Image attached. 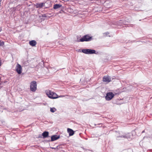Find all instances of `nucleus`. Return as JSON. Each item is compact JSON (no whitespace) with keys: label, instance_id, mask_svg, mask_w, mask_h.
<instances>
[{"label":"nucleus","instance_id":"nucleus-1","mask_svg":"<svg viewBox=\"0 0 152 152\" xmlns=\"http://www.w3.org/2000/svg\"><path fill=\"white\" fill-rule=\"evenodd\" d=\"M46 93L50 98L55 99L58 98V96L56 93L47 90L46 91Z\"/></svg>","mask_w":152,"mask_h":152},{"label":"nucleus","instance_id":"nucleus-20","mask_svg":"<svg viewBox=\"0 0 152 152\" xmlns=\"http://www.w3.org/2000/svg\"><path fill=\"white\" fill-rule=\"evenodd\" d=\"M126 137L127 138H128V137L127 136H126Z\"/></svg>","mask_w":152,"mask_h":152},{"label":"nucleus","instance_id":"nucleus-10","mask_svg":"<svg viewBox=\"0 0 152 152\" xmlns=\"http://www.w3.org/2000/svg\"><path fill=\"white\" fill-rule=\"evenodd\" d=\"M29 43L31 45L33 46H35L36 44V41L34 40L30 41Z\"/></svg>","mask_w":152,"mask_h":152},{"label":"nucleus","instance_id":"nucleus-15","mask_svg":"<svg viewBox=\"0 0 152 152\" xmlns=\"http://www.w3.org/2000/svg\"><path fill=\"white\" fill-rule=\"evenodd\" d=\"M4 44V42L0 40V46H2Z\"/></svg>","mask_w":152,"mask_h":152},{"label":"nucleus","instance_id":"nucleus-17","mask_svg":"<svg viewBox=\"0 0 152 152\" xmlns=\"http://www.w3.org/2000/svg\"><path fill=\"white\" fill-rule=\"evenodd\" d=\"M1 0H0V6H1Z\"/></svg>","mask_w":152,"mask_h":152},{"label":"nucleus","instance_id":"nucleus-19","mask_svg":"<svg viewBox=\"0 0 152 152\" xmlns=\"http://www.w3.org/2000/svg\"><path fill=\"white\" fill-rule=\"evenodd\" d=\"M106 34H108V33H106Z\"/></svg>","mask_w":152,"mask_h":152},{"label":"nucleus","instance_id":"nucleus-6","mask_svg":"<svg viewBox=\"0 0 152 152\" xmlns=\"http://www.w3.org/2000/svg\"><path fill=\"white\" fill-rule=\"evenodd\" d=\"M22 69L21 66L18 64L16 66V70L17 73L19 74H20L22 72Z\"/></svg>","mask_w":152,"mask_h":152},{"label":"nucleus","instance_id":"nucleus-12","mask_svg":"<svg viewBox=\"0 0 152 152\" xmlns=\"http://www.w3.org/2000/svg\"><path fill=\"white\" fill-rule=\"evenodd\" d=\"M49 133L48 132H44L42 134V135L44 138H45L48 137Z\"/></svg>","mask_w":152,"mask_h":152},{"label":"nucleus","instance_id":"nucleus-18","mask_svg":"<svg viewBox=\"0 0 152 152\" xmlns=\"http://www.w3.org/2000/svg\"><path fill=\"white\" fill-rule=\"evenodd\" d=\"M52 148L53 149H55V148Z\"/></svg>","mask_w":152,"mask_h":152},{"label":"nucleus","instance_id":"nucleus-9","mask_svg":"<svg viewBox=\"0 0 152 152\" xmlns=\"http://www.w3.org/2000/svg\"><path fill=\"white\" fill-rule=\"evenodd\" d=\"M67 132L70 136L73 135L74 133V131L72 129L69 128L67 129Z\"/></svg>","mask_w":152,"mask_h":152},{"label":"nucleus","instance_id":"nucleus-4","mask_svg":"<svg viewBox=\"0 0 152 152\" xmlns=\"http://www.w3.org/2000/svg\"><path fill=\"white\" fill-rule=\"evenodd\" d=\"M82 52L86 54L96 53L95 50L90 49H83L82 50Z\"/></svg>","mask_w":152,"mask_h":152},{"label":"nucleus","instance_id":"nucleus-2","mask_svg":"<svg viewBox=\"0 0 152 152\" xmlns=\"http://www.w3.org/2000/svg\"><path fill=\"white\" fill-rule=\"evenodd\" d=\"M37 83L35 81H34L31 83L30 89L31 91L33 92L37 90Z\"/></svg>","mask_w":152,"mask_h":152},{"label":"nucleus","instance_id":"nucleus-7","mask_svg":"<svg viewBox=\"0 0 152 152\" xmlns=\"http://www.w3.org/2000/svg\"><path fill=\"white\" fill-rule=\"evenodd\" d=\"M103 81L104 82L109 83L111 79L109 77L105 76L103 77Z\"/></svg>","mask_w":152,"mask_h":152},{"label":"nucleus","instance_id":"nucleus-5","mask_svg":"<svg viewBox=\"0 0 152 152\" xmlns=\"http://www.w3.org/2000/svg\"><path fill=\"white\" fill-rule=\"evenodd\" d=\"M91 38L88 35H86L80 39V42L89 41L91 40Z\"/></svg>","mask_w":152,"mask_h":152},{"label":"nucleus","instance_id":"nucleus-11","mask_svg":"<svg viewBox=\"0 0 152 152\" xmlns=\"http://www.w3.org/2000/svg\"><path fill=\"white\" fill-rule=\"evenodd\" d=\"M61 6L62 5L61 4H56L53 5V8L54 9H56L60 8Z\"/></svg>","mask_w":152,"mask_h":152},{"label":"nucleus","instance_id":"nucleus-8","mask_svg":"<svg viewBox=\"0 0 152 152\" xmlns=\"http://www.w3.org/2000/svg\"><path fill=\"white\" fill-rule=\"evenodd\" d=\"M59 138V137L57 135H54L51 137V141H54L57 140Z\"/></svg>","mask_w":152,"mask_h":152},{"label":"nucleus","instance_id":"nucleus-13","mask_svg":"<svg viewBox=\"0 0 152 152\" xmlns=\"http://www.w3.org/2000/svg\"><path fill=\"white\" fill-rule=\"evenodd\" d=\"M43 3H42L39 4H37L36 5L37 8H41L43 6Z\"/></svg>","mask_w":152,"mask_h":152},{"label":"nucleus","instance_id":"nucleus-3","mask_svg":"<svg viewBox=\"0 0 152 152\" xmlns=\"http://www.w3.org/2000/svg\"><path fill=\"white\" fill-rule=\"evenodd\" d=\"M115 94L112 92H109L106 94L105 96V99L107 101H109L114 96Z\"/></svg>","mask_w":152,"mask_h":152},{"label":"nucleus","instance_id":"nucleus-14","mask_svg":"<svg viewBox=\"0 0 152 152\" xmlns=\"http://www.w3.org/2000/svg\"><path fill=\"white\" fill-rule=\"evenodd\" d=\"M56 111V109L54 107L50 108V111L52 113H54Z\"/></svg>","mask_w":152,"mask_h":152},{"label":"nucleus","instance_id":"nucleus-16","mask_svg":"<svg viewBox=\"0 0 152 152\" xmlns=\"http://www.w3.org/2000/svg\"><path fill=\"white\" fill-rule=\"evenodd\" d=\"M64 96L61 95L59 96H58V97H64Z\"/></svg>","mask_w":152,"mask_h":152}]
</instances>
